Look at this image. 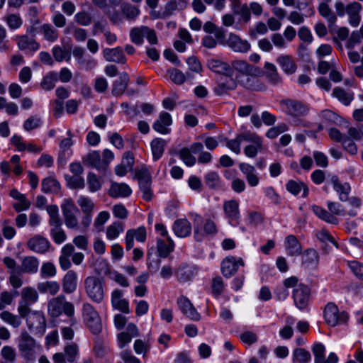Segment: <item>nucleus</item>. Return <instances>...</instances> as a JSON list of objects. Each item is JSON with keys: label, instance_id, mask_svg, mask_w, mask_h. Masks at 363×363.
Here are the masks:
<instances>
[{"label": "nucleus", "instance_id": "a878e982", "mask_svg": "<svg viewBox=\"0 0 363 363\" xmlns=\"http://www.w3.org/2000/svg\"><path fill=\"white\" fill-rule=\"evenodd\" d=\"M111 304L114 308L123 313H130L128 302L123 298V291L121 290L116 289L112 292Z\"/></svg>", "mask_w": 363, "mask_h": 363}, {"label": "nucleus", "instance_id": "b1692460", "mask_svg": "<svg viewBox=\"0 0 363 363\" xmlns=\"http://www.w3.org/2000/svg\"><path fill=\"white\" fill-rule=\"evenodd\" d=\"M174 234L179 238H186L191 235V225L186 218L177 219L172 225Z\"/></svg>", "mask_w": 363, "mask_h": 363}, {"label": "nucleus", "instance_id": "a211bd4d", "mask_svg": "<svg viewBox=\"0 0 363 363\" xmlns=\"http://www.w3.org/2000/svg\"><path fill=\"white\" fill-rule=\"evenodd\" d=\"M50 246V243L48 240L41 235H35L27 242V247L30 250L37 253L46 252L49 250Z\"/></svg>", "mask_w": 363, "mask_h": 363}, {"label": "nucleus", "instance_id": "aec40b11", "mask_svg": "<svg viewBox=\"0 0 363 363\" xmlns=\"http://www.w3.org/2000/svg\"><path fill=\"white\" fill-rule=\"evenodd\" d=\"M330 182L334 190L339 194V199L341 201H346L349 199L348 195L351 187L348 183H341L336 175L331 177Z\"/></svg>", "mask_w": 363, "mask_h": 363}, {"label": "nucleus", "instance_id": "e433bc0d", "mask_svg": "<svg viewBox=\"0 0 363 363\" xmlns=\"http://www.w3.org/2000/svg\"><path fill=\"white\" fill-rule=\"evenodd\" d=\"M207 66L211 70L219 74H231L230 66L220 60L210 59L207 62Z\"/></svg>", "mask_w": 363, "mask_h": 363}, {"label": "nucleus", "instance_id": "5701e85b", "mask_svg": "<svg viewBox=\"0 0 363 363\" xmlns=\"http://www.w3.org/2000/svg\"><path fill=\"white\" fill-rule=\"evenodd\" d=\"M172 123L171 115L167 112H162L159 118L154 123L152 128L155 131L164 135L169 133V129L167 127Z\"/></svg>", "mask_w": 363, "mask_h": 363}, {"label": "nucleus", "instance_id": "58836bf2", "mask_svg": "<svg viewBox=\"0 0 363 363\" xmlns=\"http://www.w3.org/2000/svg\"><path fill=\"white\" fill-rule=\"evenodd\" d=\"M194 275V267L187 264H182L179 266L176 272V276L178 280L181 282L190 281Z\"/></svg>", "mask_w": 363, "mask_h": 363}, {"label": "nucleus", "instance_id": "7c9ffc66", "mask_svg": "<svg viewBox=\"0 0 363 363\" xmlns=\"http://www.w3.org/2000/svg\"><path fill=\"white\" fill-rule=\"evenodd\" d=\"M39 261L33 256L23 257L21 264V272L26 274H35L38 271Z\"/></svg>", "mask_w": 363, "mask_h": 363}, {"label": "nucleus", "instance_id": "cd10ccee", "mask_svg": "<svg viewBox=\"0 0 363 363\" xmlns=\"http://www.w3.org/2000/svg\"><path fill=\"white\" fill-rule=\"evenodd\" d=\"M132 193L130 187L125 183L112 182L108 195L112 198L127 197Z\"/></svg>", "mask_w": 363, "mask_h": 363}, {"label": "nucleus", "instance_id": "8fccbe9b", "mask_svg": "<svg viewBox=\"0 0 363 363\" xmlns=\"http://www.w3.org/2000/svg\"><path fill=\"white\" fill-rule=\"evenodd\" d=\"M147 26H142L140 27H134L130 30V38L133 43L137 45H141L144 42L145 33Z\"/></svg>", "mask_w": 363, "mask_h": 363}, {"label": "nucleus", "instance_id": "c9c22d12", "mask_svg": "<svg viewBox=\"0 0 363 363\" xmlns=\"http://www.w3.org/2000/svg\"><path fill=\"white\" fill-rule=\"evenodd\" d=\"M301 262L306 266H317L319 262V254L313 248H309L301 252Z\"/></svg>", "mask_w": 363, "mask_h": 363}, {"label": "nucleus", "instance_id": "79ce46f5", "mask_svg": "<svg viewBox=\"0 0 363 363\" xmlns=\"http://www.w3.org/2000/svg\"><path fill=\"white\" fill-rule=\"evenodd\" d=\"M178 4L181 6V9H184L186 6V1L179 0L178 4L175 0L167 1L164 5V11L162 13L160 18L164 19L173 15L174 12L177 9Z\"/></svg>", "mask_w": 363, "mask_h": 363}, {"label": "nucleus", "instance_id": "c756f323", "mask_svg": "<svg viewBox=\"0 0 363 363\" xmlns=\"http://www.w3.org/2000/svg\"><path fill=\"white\" fill-rule=\"evenodd\" d=\"M17 42L18 48L21 50H28L32 52L38 50L40 48V45L36 40L31 37L26 35L17 36L16 38Z\"/></svg>", "mask_w": 363, "mask_h": 363}, {"label": "nucleus", "instance_id": "4d7b16f0", "mask_svg": "<svg viewBox=\"0 0 363 363\" xmlns=\"http://www.w3.org/2000/svg\"><path fill=\"white\" fill-rule=\"evenodd\" d=\"M60 189V183L52 177L45 178L42 182V190L45 193H57Z\"/></svg>", "mask_w": 363, "mask_h": 363}, {"label": "nucleus", "instance_id": "393cba45", "mask_svg": "<svg viewBox=\"0 0 363 363\" xmlns=\"http://www.w3.org/2000/svg\"><path fill=\"white\" fill-rule=\"evenodd\" d=\"M239 168L245 176L246 180L250 186H256L259 182V178L256 172L255 167L247 163H241Z\"/></svg>", "mask_w": 363, "mask_h": 363}, {"label": "nucleus", "instance_id": "6ab92c4d", "mask_svg": "<svg viewBox=\"0 0 363 363\" xmlns=\"http://www.w3.org/2000/svg\"><path fill=\"white\" fill-rule=\"evenodd\" d=\"M77 274L74 270H69L62 279V290L65 294L74 293L77 287Z\"/></svg>", "mask_w": 363, "mask_h": 363}, {"label": "nucleus", "instance_id": "6e6552de", "mask_svg": "<svg viewBox=\"0 0 363 363\" xmlns=\"http://www.w3.org/2000/svg\"><path fill=\"white\" fill-rule=\"evenodd\" d=\"M61 208L66 226L70 229H78L79 225L78 219L75 216V213L78 212L79 210L73 201L69 199H65L63 201Z\"/></svg>", "mask_w": 363, "mask_h": 363}, {"label": "nucleus", "instance_id": "4be33fe9", "mask_svg": "<svg viewBox=\"0 0 363 363\" xmlns=\"http://www.w3.org/2000/svg\"><path fill=\"white\" fill-rule=\"evenodd\" d=\"M236 87V81L232 77L226 74L220 77L218 86L215 88V92L217 95L221 96L228 91L234 90Z\"/></svg>", "mask_w": 363, "mask_h": 363}, {"label": "nucleus", "instance_id": "0e129e2a", "mask_svg": "<svg viewBox=\"0 0 363 363\" xmlns=\"http://www.w3.org/2000/svg\"><path fill=\"white\" fill-rule=\"evenodd\" d=\"M293 355L294 362L308 363L311 359L310 352L303 348L296 349Z\"/></svg>", "mask_w": 363, "mask_h": 363}, {"label": "nucleus", "instance_id": "c85d7f7f", "mask_svg": "<svg viewBox=\"0 0 363 363\" xmlns=\"http://www.w3.org/2000/svg\"><path fill=\"white\" fill-rule=\"evenodd\" d=\"M277 62L287 74L296 72L297 66L293 57L289 55H281L277 58Z\"/></svg>", "mask_w": 363, "mask_h": 363}, {"label": "nucleus", "instance_id": "423d86ee", "mask_svg": "<svg viewBox=\"0 0 363 363\" xmlns=\"http://www.w3.org/2000/svg\"><path fill=\"white\" fill-rule=\"evenodd\" d=\"M82 314L84 321L90 331L94 335L100 333L102 330V323L94 307L89 303H84Z\"/></svg>", "mask_w": 363, "mask_h": 363}, {"label": "nucleus", "instance_id": "13d9d810", "mask_svg": "<svg viewBox=\"0 0 363 363\" xmlns=\"http://www.w3.org/2000/svg\"><path fill=\"white\" fill-rule=\"evenodd\" d=\"M135 177L138 179L140 186L151 185L150 172L146 167L135 169Z\"/></svg>", "mask_w": 363, "mask_h": 363}, {"label": "nucleus", "instance_id": "2f4dec72", "mask_svg": "<svg viewBox=\"0 0 363 363\" xmlns=\"http://www.w3.org/2000/svg\"><path fill=\"white\" fill-rule=\"evenodd\" d=\"M285 248L289 255L297 256L301 254V245L297 238L293 235H288L286 238Z\"/></svg>", "mask_w": 363, "mask_h": 363}, {"label": "nucleus", "instance_id": "37998d69", "mask_svg": "<svg viewBox=\"0 0 363 363\" xmlns=\"http://www.w3.org/2000/svg\"><path fill=\"white\" fill-rule=\"evenodd\" d=\"M37 289L41 294L49 293L51 296H55L59 292L60 286L55 281H47L38 283Z\"/></svg>", "mask_w": 363, "mask_h": 363}, {"label": "nucleus", "instance_id": "9b49d317", "mask_svg": "<svg viewBox=\"0 0 363 363\" xmlns=\"http://www.w3.org/2000/svg\"><path fill=\"white\" fill-rule=\"evenodd\" d=\"M240 266H244V261L241 257H226L221 262V272L224 277L229 278L238 272Z\"/></svg>", "mask_w": 363, "mask_h": 363}, {"label": "nucleus", "instance_id": "dca6fc26", "mask_svg": "<svg viewBox=\"0 0 363 363\" xmlns=\"http://www.w3.org/2000/svg\"><path fill=\"white\" fill-rule=\"evenodd\" d=\"M146 229L145 227H139L136 229L127 230L125 235V248L130 250L133 247L134 239L138 242H144L146 240Z\"/></svg>", "mask_w": 363, "mask_h": 363}, {"label": "nucleus", "instance_id": "603ef678", "mask_svg": "<svg viewBox=\"0 0 363 363\" xmlns=\"http://www.w3.org/2000/svg\"><path fill=\"white\" fill-rule=\"evenodd\" d=\"M21 298L23 302L28 304L35 303L38 300V294L35 289L26 286L21 290Z\"/></svg>", "mask_w": 363, "mask_h": 363}, {"label": "nucleus", "instance_id": "412c9836", "mask_svg": "<svg viewBox=\"0 0 363 363\" xmlns=\"http://www.w3.org/2000/svg\"><path fill=\"white\" fill-rule=\"evenodd\" d=\"M103 56L108 62H113L119 64H125L126 57L123 50L120 47L115 48H105L103 50Z\"/></svg>", "mask_w": 363, "mask_h": 363}, {"label": "nucleus", "instance_id": "f257e3e1", "mask_svg": "<svg viewBox=\"0 0 363 363\" xmlns=\"http://www.w3.org/2000/svg\"><path fill=\"white\" fill-rule=\"evenodd\" d=\"M280 105L284 113L291 116L292 124L303 128L309 127L308 123L303 119L310 111L309 107L301 101L284 99L280 101Z\"/></svg>", "mask_w": 363, "mask_h": 363}, {"label": "nucleus", "instance_id": "774afa93", "mask_svg": "<svg viewBox=\"0 0 363 363\" xmlns=\"http://www.w3.org/2000/svg\"><path fill=\"white\" fill-rule=\"evenodd\" d=\"M325 348L321 343H315L312 347V352L315 357V363L325 362Z\"/></svg>", "mask_w": 363, "mask_h": 363}, {"label": "nucleus", "instance_id": "69168bd1", "mask_svg": "<svg viewBox=\"0 0 363 363\" xmlns=\"http://www.w3.org/2000/svg\"><path fill=\"white\" fill-rule=\"evenodd\" d=\"M0 318L13 328H18L21 324V320L17 315L6 311L0 313Z\"/></svg>", "mask_w": 363, "mask_h": 363}, {"label": "nucleus", "instance_id": "4c0bfd02", "mask_svg": "<svg viewBox=\"0 0 363 363\" xmlns=\"http://www.w3.org/2000/svg\"><path fill=\"white\" fill-rule=\"evenodd\" d=\"M174 243L170 237L166 240L158 239L157 241V249L160 257H167L174 250Z\"/></svg>", "mask_w": 363, "mask_h": 363}, {"label": "nucleus", "instance_id": "5fc2aeb1", "mask_svg": "<svg viewBox=\"0 0 363 363\" xmlns=\"http://www.w3.org/2000/svg\"><path fill=\"white\" fill-rule=\"evenodd\" d=\"M40 31L48 41L55 42L58 38V31L50 24L45 23L42 25Z\"/></svg>", "mask_w": 363, "mask_h": 363}, {"label": "nucleus", "instance_id": "f8f14e48", "mask_svg": "<svg viewBox=\"0 0 363 363\" xmlns=\"http://www.w3.org/2000/svg\"><path fill=\"white\" fill-rule=\"evenodd\" d=\"M177 304L182 313L194 321H199L201 315L193 306L191 302L186 297L181 296L177 299Z\"/></svg>", "mask_w": 363, "mask_h": 363}, {"label": "nucleus", "instance_id": "2eb2a0df", "mask_svg": "<svg viewBox=\"0 0 363 363\" xmlns=\"http://www.w3.org/2000/svg\"><path fill=\"white\" fill-rule=\"evenodd\" d=\"M223 209L225 217L230 223H238L240 219L239 203L238 201L231 199L223 203Z\"/></svg>", "mask_w": 363, "mask_h": 363}, {"label": "nucleus", "instance_id": "49530a36", "mask_svg": "<svg viewBox=\"0 0 363 363\" xmlns=\"http://www.w3.org/2000/svg\"><path fill=\"white\" fill-rule=\"evenodd\" d=\"M286 187V189L294 195H297L301 190H303V197H306L309 192L308 186L304 183L299 181L289 180L287 182Z\"/></svg>", "mask_w": 363, "mask_h": 363}, {"label": "nucleus", "instance_id": "a19ab883", "mask_svg": "<svg viewBox=\"0 0 363 363\" xmlns=\"http://www.w3.org/2000/svg\"><path fill=\"white\" fill-rule=\"evenodd\" d=\"M62 223L60 222L50 225L51 226L50 236L57 245L62 244L67 240V235L62 228Z\"/></svg>", "mask_w": 363, "mask_h": 363}, {"label": "nucleus", "instance_id": "864d4df0", "mask_svg": "<svg viewBox=\"0 0 363 363\" xmlns=\"http://www.w3.org/2000/svg\"><path fill=\"white\" fill-rule=\"evenodd\" d=\"M124 230L123 223L116 221L106 228V235L108 240H114L117 238Z\"/></svg>", "mask_w": 363, "mask_h": 363}, {"label": "nucleus", "instance_id": "6e6d98bb", "mask_svg": "<svg viewBox=\"0 0 363 363\" xmlns=\"http://www.w3.org/2000/svg\"><path fill=\"white\" fill-rule=\"evenodd\" d=\"M89 190L91 192H96L101 189L103 179L92 172H89L86 177Z\"/></svg>", "mask_w": 363, "mask_h": 363}, {"label": "nucleus", "instance_id": "f704fd0d", "mask_svg": "<svg viewBox=\"0 0 363 363\" xmlns=\"http://www.w3.org/2000/svg\"><path fill=\"white\" fill-rule=\"evenodd\" d=\"M264 68L265 76L271 84L277 85L281 82V77L278 73L277 69L274 64L266 62Z\"/></svg>", "mask_w": 363, "mask_h": 363}, {"label": "nucleus", "instance_id": "e2e57ef3", "mask_svg": "<svg viewBox=\"0 0 363 363\" xmlns=\"http://www.w3.org/2000/svg\"><path fill=\"white\" fill-rule=\"evenodd\" d=\"M65 179L67 186L71 189H83L85 186L84 180L81 175H66Z\"/></svg>", "mask_w": 363, "mask_h": 363}, {"label": "nucleus", "instance_id": "20e7f679", "mask_svg": "<svg viewBox=\"0 0 363 363\" xmlns=\"http://www.w3.org/2000/svg\"><path fill=\"white\" fill-rule=\"evenodd\" d=\"M48 313L52 318H58L62 313L71 318L74 314V306L67 301L65 295L60 294L48 301Z\"/></svg>", "mask_w": 363, "mask_h": 363}, {"label": "nucleus", "instance_id": "680f3d73", "mask_svg": "<svg viewBox=\"0 0 363 363\" xmlns=\"http://www.w3.org/2000/svg\"><path fill=\"white\" fill-rule=\"evenodd\" d=\"M57 74L55 72H49L43 78L40 82V86L44 90H51L55 86V82L57 81Z\"/></svg>", "mask_w": 363, "mask_h": 363}, {"label": "nucleus", "instance_id": "4468645a", "mask_svg": "<svg viewBox=\"0 0 363 363\" xmlns=\"http://www.w3.org/2000/svg\"><path fill=\"white\" fill-rule=\"evenodd\" d=\"M310 295V289L304 284H298L294 290V301L296 306L303 309L308 304Z\"/></svg>", "mask_w": 363, "mask_h": 363}, {"label": "nucleus", "instance_id": "72a5a7b5", "mask_svg": "<svg viewBox=\"0 0 363 363\" xmlns=\"http://www.w3.org/2000/svg\"><path fill=\"white\" fill-rule=\"evenodd\" d=\"M329 3L326 2H320L318 5V12L320 15L324 18L329 26H333L337 21V16H338L335 13H334L330 7L328 5Z\"/></svg>", "mask_w": 363, "mask_h": 363}, {"label": "nucleus", "instance_id": "f03ea898", "mask_svg": "<svg viewBox=\"0 0 363 363\" xmlns=\"http://www.w3.org/2000/svg\"><path fill=\"white\" fill-rule=\"evenodd\" d=\"M18 350L25 360L33 362L41 352V346L27 331L23 330L18 337Z\"/></svg>", "mask_w": 363, "mask_h": 363}, {"label": "nucleus", "instance_id": "a18cd8bd", "mask_svg": "<svg viewBox=\"0 0 363 363\" xmlns=\"http://www.w3.org/2000/svg\"><path fill=\"white\" fill-rule=\"evenodd\" d=\"M11 142L15 147H16L18 151H24L26 150H28L31 152H39L41 151L40 147H38L32 143L26 145L22 138L17 135H15L11 138Z\"/></svg>", "mask_w": 363, "mask_h": 363}, {"label": "nucleus", "instance_id": "09e8293b", "mask_svg": "<svg viewBox=\"0 0 363 363\" xmlns=\"http://www.w3.org/2000/svg\"><path fill=\"white\" fill-rule=\"evenodd\" d=\"M123 17L129 21H134L140 14V9L129 3H123L121 6Z\"/></svg>", "mask_w": 363, "mask_h": 363}, {"label": "nucleus", "instance_id": "bf43d9fd", "mask_svg": "<svg viewBox=\"0 0 363 363\" xmlns=\"http://www.w3.org/2000/svg\"><path fill=\"white\" fill-rule=\"evenodd\" d=\"M167 73L170 79L177 85L184 84L186 77H191L189 73L186 75L181 70L175 68L168 69Z\"/></svg>", "mask_w": 363, "mask_h": 363}, {"label": "nucleus", "instance_id": "1a4fd4ad", "mask_svg": "<svg viewBox=\"0 0 363 363\" xmlns=\"http://www.w3.org/2000/svg\"><path fill=\"white\" fill-rule=\"evenodd\" d=\"M79 346L75 342L66 345L64 347V353L57 352L52 356L53 363H74L79 354Z\"/></svg>", "mask_w": 363, "mask_h": 363}, {"label": "nucleus", "instance_id": "f3484780", "mask_svg": "<svg viewBox=\"0 0 363 363\" xmlns=\"http://www.w3.org/2000/svg\"><path fill=\"white\" fill-rule=\"evenodd\" d=\"M231 71L235 70L242 74H260V69L247 62L241 60H235L231 62Z\"/></svg>", "mask_w": 363, "mask_h": 363}, {"label": "nucleus", "instance_id": "3c124183", "mask_svg": "<svg viewBox=\"0 0 363 363\" xmlns=\"http://www.w3.org/2000/svg\"><path fill=\"white\" fill-rule=\"evenodd\" d=\"M313 213L320 219L325 220V222L336 225L338 223V219L333 215H332L330 212L318 206H313L312 207Z\"/></svg>", "mask_w": 363, "mask_h": 363}, {"label": "nucleus", "instance_id": "0eeeda50", "mask_svg": "<svg viewBox=\"0 0 363 363\" xmlns=\"http://www.w3.org/2000/svg\"><path fill=\"white\" fill-rule=\"evenodd\" d=\"M26 320L31 333L35 335H43L46 329V320L43 311H33Z\"/></svg>", "mask_w": 363, "mask_h": 363}, {"label": "nucleus", "instance_id": "bb28decb", "mask_svg": "<svg viewBox=\"0 0 363 363\" xmlns=\"http://www.w3.org/2000/svg\"><path fill=\"white\" fill-rule=\"evenodd\" d=\"M258 74H246V77L241 80V84L247 89L252 91L266 90L267 86L260 79L256 77Z\"/></svg>", "mask_w": 363, "mask_h": 363}, {"label": "nucleus", "instance_id": "9d476101", "mask_svg": "<svg viewBox=\"0 0 363 363\" xmlns=\"http://www.w3.org/2000/svg\"><path fill=\"white\" fill-rule=\"evenodd\" d=\"M324 317L326 323L331 326H335L339 323H344L348 319L347 313L345 312L339 313L337 306L332 303H328L325 306Z\"/></svg>", "mask_w": 363, "mask_h": 363}, {"label": "nucleus", "instance_id": "7ed1b4c3", "mask_svg": "<svg viewBox=\"0 0 363 363\" xmlns=\"http://www.w3.org/2000/svg\"><path fill=\"white\" fill-rule=\"evenodd\" d=\"M335 9L339 17L347 15L348 23L354 28L359 26L361 22L362 4L357 1H351L345 4L342 1L338 0L335 2Z\"/></svg>", "mask_w": 363, "mask_h": 363}, {"label": "nucleus", "instance_id": "052dcab7", "mask_svg": "<svg viewBox=\"0 0 363 363\" xmlns=\"http://www.w3.org/2000/svg\"><path fill=\"white\" fill-rule=\"evenodd\" d=\"M333 96L345 105H349L353 99V94L345 91L340 87H336L333 91Z\"/></svg>", "mask_w": 363, "mask_h": 363}, {"label": "nucleus", "instance_id": "c03bdc74", "mask_svg": "<svg viewBox=\"0 0 363 363\" xmlns=\"http://www.w3.org/2000/svg\"><path fill=\"white\" fill-rule=\"evenodd\" d=\"M166 145V140L162 138H157L152 140L150 146L154 160H157L162 156Z\"/></svg>", "mask_w": 363, "mask_h": 363}, {"label": "nucleus", "instance_id": "39448f33", "mask_svg": "<svg viewBox=\"0 0 363 363\" xmlns=\"http://www.w3.org/2000/svg\"><path fill=\"white\" fill-rule=\"evenodd\" d=\"M104 285L103 279L96 276H89L84 281L86 295L96 303H101L104 298Z\"/></svg>", "mask_w": 363, "mask_h": 363}, {"label": "nucleus", "instance_id": "338daca9", "mask_svg": "<svg viewBox=\"0 0 363 363\" xmlns=\"http://www.w3.org/2000/svg\"><path fill=\"white\" fill-rule=\"evenodd\" d=\"M78 205L81 207L84 213H91L94 208V203L92 200L83 196H79L77 200Z\"/></svg>", "mask_w": 363, "mask_h": 363}, {"label": "nucleus", "instance_id": "de8ad7c7", "mask_svg": "<svg viewBox=\"0 0 363 363\" xmlns=\"http://www.w3.org/2000/svg\"><path fill=\"white\" fill-rule=\"evenodd\" d=\"M86 164L90 165L98 170H104V164L99 152L93 151L89 152L84 159Z\"/></svg>", "mask_w": 363, "mask_h": 363}, {"label": "nucleus", "instance_id": "ddd939ff", "mask_svg": "<svg viewBox=\"0 0 363 363\" xmlns=\"http://www.w3.org/2000/svg\"><path fill=\"white\" fill-rule=\"evenodd\" d=\"M226 45L234 52L245 53L250 49V43L242 39L240 36L234 33H230L226 40Z\"/></svg>", "mask_w": 363, "mask_h": 363}, {"label": "nucleus", "instance_id": "ea45409f", "mask_svg": "<svg viewBox=\"0 0 363 363\" xmlns=\"http://www.w3.org/2000/svg\"><path fill=\"white\" fill-rule=\"evenodd\" d=\"M129 82V77L127 73H122L118 79L113 84L112 94L114 96H121L125 91Z\"/></svg>", "mask_w": 363, "mask_h": 363}, {"label": "nucleus", "instance_id": "473e14b6", "mask_svg": "<svg viewBox=\"0 0 363 363\" xmlns=\"http://www.w3.org/2000/svg\"><path fill=\"white\" fill-rule=\"evenodd\" d=\"M9 195L13 199L19 201L18 203L13 205L16 211L21 212L22 211L27 210L30 206V202L27 200L26 196L19 192L16 189H11Z\"/></svg>", "mask_w": 363, "mask_h": 363}]
</instances>
